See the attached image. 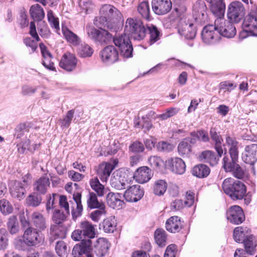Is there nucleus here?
<instances>
[{
    "label": "nucleus",
    "mask_w": 257,
    "mask_h": 257,
    "mask_svg": "<svg viewBox=\"0 0 257 257\" xmlns=\"http://www.w3.org/2000/svg\"><path fill=\"white\" fill-rule=\"evenodd\" d=\"M157 147L158 151L165 152H169L173 149L172 145L164 141L159 142L157 145Z\"/></svg>",
    "instance_id": "nucleus-64"
},
{
    "label": "nucleus",
    "mask_w": 257,
    "mask_h": 257,
    "mask_svg": "<svg viewBox=\"0 0 257 257\" xmlns=\"http://www.w3.org/2000/svg\"><path fill=\"white\" fill-rule=\"evenodd\" d=\"M167 237L166 232L163 229L158 228L156 230L154 237L156 243L159 246L163 247L166 245Z\"/></svg>",
    "instance_id": "nucleus-41"
},
{
    "label": "nucleus",
    "mask_w": 257,
    "mask_h": 257,
    "mask_svg": "<svg viewBox=\"0 0 257 257\" xmlns=\"http://www.w3.org/2000/svg\"><path fill=\"white\" fill-rule=\"evenodd\" d=\"M245 9L242 4L239 1H234L229 6L227 18L232 23H238L244 17Z\"/></svg>",
    "instance_id": "nucleus-10"
},
{
    "label": "nucleus",
    "mask_w": 257,
    "mask_h": 257,
    "mask_svg": "<svg viewBox=\"0 0 257 257\" xmlns=\"http://www.w3.org/2000/svg\"><path fill=\"white\" fill-rule=\"evenodd\" d=\"M257 6L255 11H251L244 18L242 29L251 36L257 37Z\"/></svg>",
    "instance_id": "nucleus-11"
},
{
    "label": "nucleus",
    "mask_w": 257,
    "mask_h": 257,
    "mask_svg": "<svg viewBox=\"0 0 257 257\" xmlns=\"http://www.w3.org/2000/svg\"><path fill=\"white\" fill-rule=\"evenodd\" d=\"M34 225L38 230H44L46 227V222L44 216L39 212H34L32 215Z\"/></svg>",
    "instance_id": "nucleus-32"
},
{
    "label": "nucleus",
    "mask_w": 257,
    "mask_h": 257,
    "mask_svg": "<svg viewBox=\"0 0 257 257\" xmlns=\"http://www.w3.org/2000/svg\"><path fill=\"white\" fill-rule=\"evenodd\" d=\"M47 18L51 27L53 29H55V32L58 33V31H60L59 19L57 17H56L54 16V14L51 10L48 11Z\"/></svg>",
    "instance_id": "nucleus-49"
},
{
    "label": "nucleus",
    "mask_w": 257,
    "mask_h": 257,
    "mask_svg": "<svg viewBox=\"0 0 257 257\" xmlns=\"http://www.w3.org/2000/svg\"><path fill=\"white\" fill-rule=\"evenodd\" d=\"M40 195L36 192L29 195L26 200L28 205L33 207L39 206L42 201V197Z\"/></svg>",
    "instance_id": "nucleus-53"
},
{
    "label": "nucleus",
    "mask_w": 257,
    "mask_h": 257,
    "mask_svg": "<svg viewBox=\"0 0 257 257\" xmlns=\"http://www.w3.org/2000/svg\"><path fill=\"white\" fill-rule=\"evenodd\" d=\"M7 225L8 229L12 234H16L19 231V223L16 216L10 217Z\"/></svg>",
    "instance_id": "nucleus-52"
},
{
    "label": "nucleus",
    "mask_w": 257,
    "mask_h": 257,
    "mask_svg": "<svg viewBox=\"0 0 257 257\" xmlns=\"http://www.w3.org/2000/svg\"><path fill=\"white\" fill-rule=\"evenodd\" d=\"M98 209L92 211L90 215L91 219L95 222H98L101 216L105 213V207L98 208Z\"/></svg>",
    "instance_id": "nucleus-61"
},
{
    "label": "nucleus",
    "mask_w": 257,
    "mask_h": 257,
    "mask_svg": "<svg viewBox=\"0 0 257 257\" xmlns=\"http://www.w3.org/2000/svg\"><path fill=\"white\" fill-rule=\"evenodd\" d=\"M244 246L246 252L250 254L254 253L256 245V241L252 235H248L243 240Z\"/></svg>",
    "instance_id": "nucleus-37"
},
{
    "label": "nucleus",
    "mask_w": 257,
    "mask_h": 257,
    "mask_svg": "<svg viewBox=\"0 0 257 257\" xmlns=\"http://www.w3.org/2000/svg\"><path fill=\"white\" fill-rule=\"evenodd\" d=\"M151 166L155 170H159L164 165V161L160 157L152 156L148 160Z\"/></svg>",
    "instance_id": "nucleus-55"
},
{
    "label": "nucleus",
    "mask_w": 257,
    "mask_h": 257,
    "mask_svg": "<svg viewBox=\"0 0 257 257\" xmlns=\"http://www.w3.org/2000/svg\"><path fill=\"white\" fill-rule=\"evenodd\" d=\"M147 29L150 35V44L152 45L160 40L161 34L158 28L153 24H147Z\"/></svg>",
    "instance_id": "nucleus-36"
},
{
    "label": "nucleus",
    "mask_w": 257,
    "mask_h": 257,
    "mask_svg": "<svg viewBox=\"0 0 257 257\" xmlns=\"http://www.w3.org/2000/svg\"><path fill=\"white\" fill-rule=\"evenodd\" d=\"M221 157L218 154L217 156L216 155L215 153L212 151L206 150L201 152L199 157L201 161L209 163L211 166H213L218 164Z\"/></svg>",
    "instance_id": "nucleus-27"
},
{
    "label": "nucleus",
    "mask_w": 257,
    "mask_h": 257,
    "mask_svg": "<svg viewBox=\"0 0 257 257\" xmlns=\"http://www.w3.org/2000/svg\"><path fill=\"white\" fill-rule=\"evenodd\" d=\"M102 61L103 62L111 64L115 62L118 59V53L116 49L110 45L105 47L100 53Z\"/></svg>",
    "instance_id": "nucleus-19"
},
{
    "label": "nucleus",
    "mask_w": 257,
    "mask_h": 257,
    "mask_svg": "<svg viewBox=\"0 0 257 257\" xmlns=\"http://www.w3.org/2000/svg\"><path fill=\"white\" fill-rule=\"evenodd\" d=\"M87 206L91 209L105 207L103 203L99 202L94 192H89L87 200Z\"/></svg>",
    "instance_id": "nucleus-42"
},
{
    "label": "nucleus",
    "mask_w": 257,
    "mask_h": 257,
    "mask_svg": "<svg viewBox=\"0 0 257 257\" xmlns=\"http://www.w3.org/2000/svg\"><path fill=\"white\" fill-rule=\"evenodd\" d=\"M241 157L244 163L253 165L257 161V144H252L245 146Z\"/></svg>",
    "instance_id": "nucleus-17"
},
{
    "label": "nucleus",
    "mask_w": 257,
    "mask_h": 257,
    "mask_svg": "<svg viewBox=\"0 0 257 257\" xmlns=\"http://www.w3.org/2000/svg\"><path fill=\"white\" fill-rule=\"evenodd\" d=\"M230 157V158L228 156H224L223 159V167L226 172H231L237 164L238 156H236L235 158Z\"/></svg>",
    "instance_id": "nucleus-38"
},
{
    "label": "nucleus",
    "mask_w": 257,
    "mask_h": 257,
    "mask_svg": "<svg viewBox=\"0 0 257 257\" xmlns=\"http://www.w3.org/2000/svg\"><path fill=\"white\" fill-rule=\"evenodd\" d=\"M226 144L229 147L230 156L235 158L238 156V142L235 138L227 136L226 137Z\"/></svg>",
    "instance_id": "nucleus-34"
},
{
    "label": "nucleus",
    "mask_w": 257,
    "mask_h": 257,
    "mask_svg": "<svg viewBox=\"0 0 257 257\" xmlns=\"http://www.w3.org/2000/svg\"><path fill=\"white\" fill-rule=\"evenodd\" d=\"M144 190L139 185H135L129 187L125 191L123 197L126 201L136 202L144 196Z\"/></svg>",
    "instance_id": "nucleus-14"
},
{
    "label": "nucleus",
    "mask_w": 257,
    "mask_h": 257,
    "mask_svg": "<svg viewBox=\"0 0 257 257\" xmlns=\"http://www.w3.org/2000/svg\"><path fill=\"white\" fill-rule=\"evenodd\" d=\"M30 13L32 19L35 21H41L45 17L44 11L39 4L32 5L30 9Z\"/></svg>",
    "instance_id": "nucleus-35"
},
{
    "label": "nucleus",
    "mask_w": 257,
    "mask_h": 257,
    "mask_svg": "<svg viewBox=\"0 0 257 257\" xmlns=\"http://www.w3.org/2000/svg\"><path fill=\"white\" fill-rule=\"evenodd\" d=\"M152 9L158 15H164L169 13L172 9L171 0H152Z\"/></svg>",
    "instance_id": "nucleus-16"
},
{
    "label": "nucleus",
    "mask_w": 257,
    "mask_h": 257,
    "mask_svg": "<svg viewBox=\"0 0 257 257\" xmlns=\"http://www.w3.org/2000/svg\"><path fill=\"white\" fill-rule=\"evenodd\" d=\"M80 228L75 230L72 233V238L75 241H79L82 238L87 237L93 238L95 236L94 225L88 221H82L80 224Z\"/></svg>",
    "instance_id": "nucleus-7"
},
{
    "label": "nucleus",
    "mask_w": 257,
    "mask_h": 257,
    "mask_svg": "<svg viewBox=\"0 0 257 257\" xmlns=\"http://www.w3.org/2000/svg\"><path fill=\"white\" fill-rule=\"evenodd\" d=\"M13 208L10 202L5 199L0 200V211L4 215H8L12 212Z\"/></svg>",
    "instance_id": "nucleus-57"
},
{
    "label": "nucleus",
    "mask_w": 257,
    "mask_h": 257,
    "mask_svg": "<svg viewBox=\"0 0 257 257\" xmlns=\"http://www.w3.org/2000/svg\"><path fill=\"white\" fill-rule=\"evenodd\" d=\"M228 221L234 224L241 223L245 219V216L241 208L237 205L230 207L226 212Z\"/></svg>",
    "instance_id": "nucleus-13"
},
{
    "label": "nucleus",
    "mask_w": 257,
    "mask_h": 257,
    "mask_svg": "<svg viewBox=\"0 0 257 257\" xmlns=\"http://www.w3.org/2000/svg\"><path fill=\"white\" fill-rule=\"evenodd\" d=\"M30 128V124L28 123H22L19 124L15 128L14 137L16 139H20L26 133H28Z\"/></svg>",
    "instance_id": "nucleus-50"
},
{
    "label": "nucleus",
    "mask_w": 257,
    "mask_h": 257,
    "mask_svg": "<svg viewBox=\"0 0 257 257\" xmlns=\"http://www.w3.org/2000/svg\"><path fill=\"white\" fill-rule=\"evenodd\" d=\"M10 189L13 197L18 198L19 200L24 198L26 190L24 186H22V183L15 181Z\"/></svg>",
    "instance_id": "nucleus-29"
},
{
    "label": "nucleus",
    "mask_w": 257,
    "mask_h": 257,
    "mask_svg": "<svg viewBox=\"0 0 257 257\" xmlns=\"http://www.w3.org/2000/svg\"><path fill=\"white\" fill-rule=\"evenodd\" d=\"M231 172L234 177L239 179H243L245 176L244 169L241 167L238 164Z\"/></svg>",
    "instance_id": "nucleus-60"
},
{
    "label": "nucleus",
    "mask_w": 257,
    "mask_h": 257,
    "mask_svg": "<svg viewBox=\"0 0 257 257\" xmlns=\"http://www.w3.org/2000/svg\"><path fill=\"white\" fill-rule=\"evenodd\" d=\"M129 149L132 152L137 153H142L145 150L143 144L139 141L134 142L130 146Z\"/></svg>",
    "instance_id": "nucleus-62"
},
{
    "label": "nucleus",
    "mask_w": 257,
    "mask_h": 257,
    "mask_svg": "<svg viewBox=\"0 0 257 257\" xmlns=\"http://www.w3.org/2000/svg\"><path fill=\"white\" fill-rule=\"evenodd\" d=\"M222 187L224 193L233 200L242 199L246 192V186L243 182L231 178L225 179Z\"/></svg>",
    "instance_id": "nucleus-3"
},
{
    "label": "nucleus",
    "mask_w": 257,
    "mask_h": 257,
    "mask_svg": "<svg viewBox=\"0 0 257 257\" xmlns=\"http://www.w3.org/2000/svg\"><path fill=\"white\" fill-rule=\"evenodd\" d=\"M179 111V109L178 108L172 107L168 109L165 112L160 114L158 116L159 118L165 120L175 115Z\"/></svg>",
    "instance_id": "nucleus-63"
},
{
    "label": "nucleus",
    "mask_w": 257,
    "mask_h": 257,
    "mask_svg": "<svg viewBox=\"0 0 257 257\" xmlns=\"http://www.w3.org/2000/svg\"><path fill=\"white\" fill-rule=\"evenodd\" d=\"M124 32L134 40H141L145 37L147 30L141 20L130 18L126 21Z\"/></svg>",
    "instance_id": "nucleus-5"
},
{
    "label": "nucleus",
    "mask_w": 257,
    "mask_h": 257,
    "mask_svg": "<svg viewBox=\"0 0 257 257\" xmlns=\"http://www.w3.org/2000/svg\"><path fill=\"white\" fill-rule=\"evenodd\" d=\"M114 8V7L110 5H105L101 7L100 10L101 16L99 18V21L102 26L103 23H105L110 13H113Z\"/></svg>",
    "instance_id": "nucleus-44"
},
{
    "label": "nucleus",
    "mask_w": 257,
    "mask_h": 257,
    "mask_svg": "<svg viewBox=\"0 0 257 257\" xmlns=\"http://www.w3.org/2000/svg\"><path fill=\"white\" fill-rule=\"evenodd\" d=\"M202 38L204 43L208 44L215 43L218 41L220 36L216 27L214 25H208L204 27L202 31Z\"/></svg>",
    "instance_id": "nucleus-12"
},
{
    "label": "nucleus",
    "mask_w": 257,
    "mask_h": 257,
    "mask_svg": "<svg viewBox=\"0 0 257 257\" xmlns=\"http://www.w3.org/2000/svg\"><path fill=\"white\" fill-rule=\"evenodd\" d=\"M138 11L139 14L144 18L145 19L150 21V10L149 8V5L148 2H143L140 4L138 8Z\"/></svg>",
    "instance_id": "nucleus-47"
},
{
    "label": "nucleus",
    "mask_w": 257,
    "mask_h": 257,
    "mask_svg": "<svg viewBox=\"0 0 257 257\" xmlns=\"http://www.w3.org/2000/svg\"><path fill=\"white\" fill-rule=\"evenodd\" d=\"M113 41L115 46L119 48L121 55L125 58L132 56L133 48L128 34H126L125 32L123 35H120L115 34Z\"/></svg>",
    "instance_id": "nucleus-6"
},
{
    "label": "nucleus",
    "mask_w": 257,
    "mask_h": 257,
    "mask_svg": "<svg viewBox=\"0 0 257 257\" xmlns=\"http://www.w3.org/2000/svg\"><path fill=\"white\" fill-rule=\"evenodd\" d=\"M118 161L114 160L113 164L103 162L100 164L97 170V175L102 181H106Z\"/></svg>",
    "instance_id": "nucleus-21"
},
{
    "label": "nucleus",
    "mask_w": 257,
    "mask_h": 257,
    "mask_svg": "<svg viewBox=\"0 0 257 257\" xmlns=\"http://www.w3.org/2000/svg\"><path fill=\"white\" fill-rule=\"evenodd\" d=\"M192 174L199 178L207 177L210 172V168L204 164H199L194 166L192 171Z\"/></svg>",
    "instance_id": "nucleus-31"
},
{
    "label": "nucleus",
    "mask_w": 257,
    "mask_h": 257,
    "mask_svg": "<svg viewBox=\"0 0 257 257\" xmlns=\"http://www.w3.org/2000/svg\"><path fill=\"white\" fill-rule=\"evenodd\" d=\"M152 177L151 170L146 166H143L138 169L133 178L139 183L143 184L149 181Z\"/></svg>",
    "instance_id": "nucleus-24"
},
{
    "label": "nucleus",
    "mask_w": 257,
    "mask_h": 257,
    "mask_svg": "<svg viewBox=\"0 0 257 257\" xmlns=\"http://www.w3.org/2000/svg\"><path fill=\"white\" fill-rule=\"evenodd\" d=\"M167 184L164 180H158L156 181L154 186V192L156 195L160 196L166 192Z\"/></svg>",
    "instance_id": "nucleus-48"
},
{
    "label": "nucleus",
    "mask_w": 257,
    "mask_h": 257,
    "mask_svg": "<svg viewBox=\"0 0 257 257\" xmlns=\"http://www.w3.org/2000/svg\"><path fill=\"white\" fill-rule=\"evenodd\" d=\"M44 235L41 231L32 227H29L25 229L22 239L15 240V245L19 250H25L28 246H40L44 243Z\"/></svg>",
    "instance_id": "nucleus-2"
},
{
    "label": "nucleus",
    "mask_w": 257,
    "mask_h": 257,
    "mask_svg": "<svg viewBox=\"0 0 257 257\" xmlns=\"http://www.w3.org/2000/svg\"><path fill=\"white\" fill-rule=\"evenodd\" d=\"M182 227V222L178 216H172L166 221V228L171 233L178 232Z\"/></svg>",
    "instance_id": "nucleus-26"
},
{
    "label": "nucleus",
    "mask_w": 257,
    "mask_h": 257,
    "mask_svg": "<svg viewBox=\"0 0 257 257\" xmlns=\"http://www.w3.org/2000/svg\"><path fill=\"white\" fill-rule=\"evenodd\" d=\"M116 220L112 216L103 220V228L105 232H113L116 229Z\"/></svg>",
    "instance_id": "nucleus-46"
},
{
    "label": "nucleus",
    "mask_w": 257,
    "mask_h": 257,
    "mask_svg": "<svg viewBox=\"0 0 257 257\" xmlns=\"http://www.w3.org/2000/svg\"><path fill=\"white\" fill-rule=\"evenodd\" d=\"M77 63V59L75 56L69 52L65 53L62 57L59 62V66L67 71L74 70Z\"/></svg>",
    "instance_id": "nucleus-18"
},
{
    "label": "nucleus",
    "mask_w": 257,
    "mask_h": 257,
    "mask_svg": "<svg viewBox=\"0 0 257 257\" xmlns=\"http://www.w3.org/2000/svg\"><path fill=\"white\" fill-rule=\"evenodd\" d=\"M93 53V49L86 44H82L78 49V53L81 57H90Z\"/></svg>",
    "instance_id": "nucleus-54"
},
{
    "label": "nucleus",
    "mask_w": 257,
    "mask_h": 257,
    "mask_svg": "<svg viewBox=\"0 0 257 257\" xmlns=\"http://www.w3.org/2000/svg\"><path fill=\"white\" fill-rule=\"evenodd\" d=\"M62 33L67 41L73 45L79 44L80 42L79 37L67 28H62Z\"/></svg>",
    "instance_id": "nucleus-40"
},
{
    "label": "nucleus",
    "mask_w": 257,
    "mask_h": 257,
    "mask_svg": "<svg viewBox=\"0 0 257 257\" xmlns=\"http://www.w3.org/2000/svg\"><path fill=\"white\" fill-rule=\"evenodd\" d=\"M90 185L98 196L101 197L104 195V187L100 183L97 177H94L90 180Z\"/></svg>",
    "instance_id": "nucleus-43"
},
{
    "label": "nucleus",
    "mask_w": 257,
    "mask_h": 257,
    "mask_svg": "<svg viewBox=\"0 0 257 257\" xmlns=\"http://www.w3.org/2000/svg\"><path fill=\"white\" fill-rule=\"evenodd\" d=\"M55 250L57 254L61 257L64 256L67 253V245L62 240H59L56 242Z\"/></svg>",
    "instance_id": "nucleus-58"
},
{
    "label": "nucleus",
    "mask_w": 257,
    "mask_h": 257,
    "mask_svg": "<svg viewBox=\"0 0 257 257\" xmlns=\"http://www.w3.org/2000/svg\"><path fill=\"white\" fill-rule=\"evenodd\" d=\"M121 18L120 12L115 8L111 13L106 19L105 23H103V26L106 27L112 32H116L119 30L120 21Z\"/></svg>",
    "instance_id": "nucleus-15"
},
{
    "label": "nucleus",
    "mask_w": 257,
    "mask_h": 257,
    "mask_svg": "<svg viewBox=\"0 0 257 257\" xmlns=\"http://www.w3.org/2000/svg\"><path fill=\"white\" fill-rule=\"evenodd\" d=\"M192 147L190 145H189L184 139L181 142L178 146V151L179 154L182 156H187L191 153Z\"/></svg>",
    "instance_id": "nucleus-51"
},
{
    "label": "nucleus",
    "mask_w": 257,
    "mask_h": 257,
    "mask_svg": "<svg viewBox=\"0 0 257 257\" xmlns=\"http://www.w3.org/2000/svg\"><path fill=\"white\" fill-rule=\"evenodd\" d=\"M225 10V9H224L223 12L221 14L219 13H213L216 17L214 21L216 30L218 31L220 37L222 36L227 38H232L236 34V28L231 21L225 20L224 18Z\"/></svg>",
    "instance_id": "nucleus-4"
},
{
    "label": "nucleus",
    "mask_w": 257,
    "mask_h": 257,
    "mask_svg": "<svg viewBox=\"0 0 257 257\" xmlns=\"http://www.w3.org/2000/svg\"><path fill=\"white\" fill-rule=\"evenodd\" d=\"M206 10L207 8L204 2H196L193 6L195 18L192 16L183 17L178 22L177 29L180 35L186 39H194L197 32L195 21H204L206 18Z\"/></svg>",
    "instance_id": "nucleus-1"
},
{
    "label": "nucleus",
    "mask_w": 257,
    "mask_h": 257,
    "mask_svg": "<svg viewBox=\"0 0 257 257\" xmlns=\"http://www.w3.org/2000/svg\"><path fill=\"white\" fill-rule=\"evenodd\" d=\"M81 242L74 245L72 250V254L82 255L91 254L92 250V241L90 239H81Z\"/></svg>",
    "instance_id": "nucleus-20"
},
{
    "label": "nucleus",
    "mask_w": 257,
    "mask_h": 257,
    "mask_svg": "<svg viewBox=\"0 0 257 257\" xmlns=\"http://www.w3.org/2000/svg\"><path fill=\"white\" fill-rule=\"evenodd\" d=\"M210 136L211 140L214 143L215 149L219 156H222L223 151L222 147L223 139L219 132L214 127H211L210 130Z\"/></svg>",
    "instance_id": "nucleus-28"
},
{
    "label": "nucleus",
    "mask_w": 257,
    "mask_h": 257,
    "mask_svg": "<svg viewBox=\"0 0 257 257\" xmlns=\"http://www.w3.org/2000/svg\"><path fill=\"white\" fill-rule=\"evenodd\" d=\"M69 214L66 211H61L60 209H55L52 215V220L56 225H61L67 220Z\"/></svg>",
    "instance_id": "nucleus-39"
},
{
    "label": "nucleus",
    "mask_w": 257,
    "mask_h": 257,
    "mask_svg": "<svg viewBox=\"0 0 257 257\" xmlns=\"http://www.w3.org/2000/svg\"><path fill=\"white\" fill-rule=\"evenodd\" d=\"M166 163L168 168L176 174H183L185 172V163L180 158L175 157L168 159Z\"/></svg>",
    "instance_id": "nucleus-22"
},
{
    "label": "nucleus",
    "mask_w": 257,
    "mask_h": 257,
    "mask_svg": "<svg viewBox=\"0 0 257 257\" xmlns=\"http://www.w3.org/2000/svg\"><path fill=\"white\" fill-rule=\"evenodd\" d=\"M108 247L106 243L100 244L98 243L95 245L94 248H92L91 254L94 256L95 255L97 257H102L107 252Z\"/></svg>",
    "instance_id": "nucleus-45"
},
{
    "label": "nucleus",
    "mask_w": 257,
    "mask_h": 257,
    "mask_svg": "<svg viewBox=\"0 0 257 257\" xmlns=\"http://www.w3.org/2000/svg\"><path fill=\"white\" fill-rule=\"evenodd\" d=\"M122 198H123V195L120 193L110 192L106 196V202L111 208L119 209L124 204Z\"/></svg>",
    "instance_id": "nucleus-25"
},
{
    "label": "nucleus",
    "mask_w": 257,
    "mask_h": 257,
    "mask_svg": "<svg viewBox=\"0 0 257 257\" xmlns=\"http://www.w3.org/2000/svg\"><path fill=\"white\" fill-rule=\"evenodd\" d=\"M74 110L73 109L67 111L66 115L63 119H60L61 126L68 128L74 117Z\"/></svg>",
    "instance_id": "nucleus-59"
},
{
    "label": "nucleus",
    "mask_w": 257,
    "mask_h": 257,
    "mask_svg": "<svg viewBox=\"0 0 257 257\" xmlns=\"http://www.w3.org/2000/svg\"><path fill=\"white\" fill-rule=\"evenodd\" d=\"M8 232L4 228H0V250H5L8 246Z\"/></svg>",
    "instance_id": "nucleus-56"
},
{
    "label": "nucleus",
    "mask_w": 257,
    "mask_h": 257,
    "mask_svg": "<svg viewBox=\"0 0 257 257\" xmlns=\"http://www.w3.org/2000/svg\"><path fill=\"white\" fill-rule=\"evenodd\" d=\"M50 242H53L57 238H63L65 237V230L61 225H52L50 227Z\"/></svg>",
    "instance_id": "nucleus-30"
},
{
    "label": "nucleus",
    "mask_w": 257,
    "mask_h": 257,
    "mask_svg": "<svg viewBox=\"0 0 257 257\" xmlns=\"http://www.w3.org/2000/svg\"><path fill=\"white\" fill-rule=\"evenodd\" d=\"M132 177L128 178V173L123 169L115 171L110 179L112 187L117 190H123L128 188L131 181Z\"/></svg>",
    "instance_id": "nucleus-8"
},
{
    "label": "nucleus",
    "mask_w": 257,
    "mask_h": 257,
    "mask_svg": "<svg viewBox=\"0 0 257 257\" xmlns=\"http://www.w3.org/2000/svg\"><path fill=\"white\" fill-rule=\"evenodd\" d=\"M86 30L89 38L101 44L108 43L113 37L111 33L103 29H97L93 27H86Z\"/></svg>",
    "instance_id": "nucleus-9"
},
{
    "label": "nucleus",
    "mask_w": 257,
    "mask_h": 257,
    "mask_svg": "<svg viewBox=\"0 0 257 257\" xmlns=\"http://www.w3.org/2000/svg\"><path fill=\"white\" fill-rule=\"evenodd\" d=\"M249 233L250 230L246 227H236L233 231L234 239L237 242H242L243 240L248 235Z\"/></svg>",
    "instance_id": "nucleus-33"
},
{
    "label": "nucleus",
    "mask_w": 257,
    "mask_h": 257,
    "mask_svg": "<svg viewBox=\"0 0 257 257\" xmlns=\"http://www.w3.org/2000/svg\"><path fill=\"white\" fill-rule=\"evenodd\" d=\"M50 184L49 178L45 175L35 182L33 184L34 190L39 195H44L50 187Z\"/></svg>",
    "instance_id": "nucleus-23"
}]
</instances>
